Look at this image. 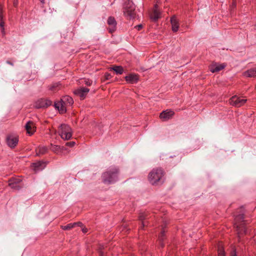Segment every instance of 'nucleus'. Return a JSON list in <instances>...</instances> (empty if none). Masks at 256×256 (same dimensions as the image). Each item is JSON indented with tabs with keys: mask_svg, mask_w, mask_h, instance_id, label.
<instances>
[{
	"mask_svg": "<svg viewBox=\"0 0 256 256\" xmlns=\"http://www.w3.org/2000/svg\"><path fill=\"white\" fill-rule=\"evenodd\" d=\"M165 172L161 168H154L149 172L148 179L150 184L154 186L162 184L164 182Z\"/></svg>",
	"mask_w": 256,
	"mask_h": 256,
	"instance_id": "f257e3e1",
	"label": "nucleus"
},
{
	"mask_svg": "<svg viewBox=\"0 0 256 256\" xmlns=\"http://www.w3.org/2000/svg\"><path fill=\"white\" fill-rule=\"evenodd\" d=\"M118 174L119 170L118 168L116 167L110 168L102 174L104 182L110 184L115 182L118 180Z\"/></svg>",
	"mask_w": 256,
	"mask_h": 256,
	"instance_id": "f03ea898",
	"label": "nucleus"
},
{
	"mask_svg": "<svg viewBox=\"0 0 256 256\" xmlns=\"http://www.w3.org/2000/svg\"><path fill=\"white\" fill-rule=\"evenodd\" d=\"M74 103L73 99L68 96H62L59 102L54 103V106L60 113L64 114L66 111V107L71 106Z\"/></svg>",
	"mask_w": 256,
	"mask_h": 256,
	"instance_id": "7ed1b4c3",
	"label": "nucleus"
},
{
	"mask_svg": "<svg viewBox=\"0 0 256 256\" xmlns=\"http://www.w3.org/2000/svg\"><path fill=\"white\" fill-rule=\"evenodd\" d=\"M124 14L128 19L134 18L136 16V6L132 1L127 0L124 6Z\"/></svg>",
	"mask_w": 256,
	"mask_h": 256,
	"instance_id": "20e7f679",
	"label": "nucleus"
},
{
	"mask_svg": "<svg viewBox=\"0 0 256 256\" xmlns=\"http://www.w3.org/2000/svg\"><path fill=\"white\" fill-rule=\"evenodd\" d=\"M244 214H240L236 215L234 218V226L237 228L238 234H246V228L244 222Z\"/></svg>",
	"mask_w": 256,
	"mask_h": 256,
	"instance_id": "39448f33",
	"label": "nucleus"
},
{
	"mask_svg": "<svg viewBox=\"0 0 256 256\" xmlns=\"http://www.w3.org/2000/svg\"><path fill=\"white\" fill-rule=\"evenodd\" d=\"M58 133L60 137L64 140H68L72 136V130L68 124H62L58 128Z\"/></svg>",
	"mask_w": 256,
	"mask_h": 256,
	"instance_id": "423d86ee",
	"label": "nucleus"
},
{
	"mask_svg": "<svg viewBox=\"0 0 256 256\" xmlns=\"http://www.w3.org/2000/svg\"><path fill=\"white\" fill-rule=\"evenodd\" d=\"M247 101L246 99L242 98L236 96H232L230 100V104L236 107H240L243 106Z\"/></svg>",
	"mask_w": 256,
	"mask_h": 256,
	"instance_id": "0eeeda50",
	"label": "nucleus"
},
{
	"mask_svg": "<svg viewBox=\"0 0 256 256\" xmlns=\"http://www.w3.org/2000/svg\"><path fill=\"white\" fill-rule=\"evenodd\" d=\"M6 142L9 147L12 148H14L18 144V137L14 135H8L6 136Z\"/></svg>",
	"mask_w": 256,
	"mask_h": 256,
	"instance_id": "6e6552de",
	"label": "nucleus"
},
{
	"mask_svg": "<svg viewBox=\"0 0 256 256\" xmlns=\"http://www.w3.org/2000/svg\"><path fill=\"white\" fill-rule=\"evenodd\" d=\"M52 104V102L46 98H40L38 100L35 104V106L37 108H46Z\"/></svg>",
	"mask_w": 256,
	"mask_h": 256,
	"instance_id": "1a4fd4ad",
	"label": "nucleus"
},
{
	"mask_svg": "<svg viewBox=\"0 0 256 256\" xmlns=\"http://www.w3.org/2000/svg\"><path fill=\"white\" fill-rule=\"evenodd\" d=\"M21 182V179L12 178L8 180V185L13 190H19L22 187L20 184Z\"/></svg>",
	"mask_w": 256,
	"mask_h": 256,
	"instance_id": "9d476101",
	"label": "nucleus"
},
{
	"mask_svg": "<svg viewBox=\"0 0 256 256\" xmlns=\"http://www.w3.org/2000/svg\"><path fill=\"white\" fill-rule=\"evenodd\" d=\"M108 27V28L109 32L112 34L116 31V29L117 22L114 18L113 16H110L107 20Z\"/></svg>",
	"mask_w": 256,
	"mask_h": 256,
	"instance_id": "9b49d317",
	"label": "nucleus"
},
{
	"mask_svg": "<svg viewBox=\"0 0 256 256\" xmlns=\"http://www.w3.org/2000/svg\"><path fill=\"white\" fill-rule=\"evenodd\" d=\"M174 114V112L170 110L162 111L160 114V118L162 121H166L171 119Z\"/></svg>",
	"mask_w": 256,
	"mask_h": 256,
	"instance_id": "f8f14e48",
	"label": "nucleus"
},
{
	"mask_svg": "<svg viewBox=\"0 0 256 256\" xmlns=\"http://www.w3.org/2000/svg\"><path fill=\"white\" fill-rule=\"evenodd\" d=\"M150 19L154 22L157 21L159 18H161V12L158 8V6L156 4L154 6L153 10L150 15Z\"/></svg>",
	"mask_w": 256,
	"mask_h": 256,
	"instance_id": "ddd939ff",
	"label": "nucleus"
},
{
	"mask_svg": "<svg viewBox=\"0 0 256 256\" xmlns=\"http://www.w3.org/2000/svg\"><path fill=\"white\" fill-rule=\"evenodd\" d=\"M126 80L129 84H136L139 80V76L138 74H130L124 78Z\"/></svg>",
	"mask_w": 256,
	"mask_h": 256,
	"instance_id": "4468645a",
	"label": "nucleus"
},
{
	"mask_svg": "<svg viewBox=\"0 0 256 256\" xmlns=\"http://www.w3.org/2000/svg\"><path fill=\"white\" fill-rule=\"evenodd\" d=\"M89 91V88L82 87L76 90L74 92V94L79 96L80 98V99L84 100Z\"/></svg>",
	"mask_w": 256,
	"mask_h": 256,
	"instance_id": "2eb2a0df",
	"label": "nucleus"
},
{
	"mask_svg": "<svg viewBox=\"0 0 256 256\" xmlns=\"http://www.w3.org/2000/svg\"><path fill=\"white\" fill-rule=\"evenodd\" d=\"M46 166L44 162L42 161H38L36 162L32 163L31 165V168L33 170L37 172L38 171L43 170Z\"/></svg>",
	"mask_w": 256,
	"mask_h": 256,
	"instance_id": "dca6fc26",
	"label": "nucleus"
},
{
	"mask_svg": "<svg viewBox=\"0 0 256 256\" xmlns=\"http://www.w3.org/2000/svg\"><path fill=\"white\" fill-rule=\"evenodd\" d=\"M25 128L27 133L30 136L33 134L36 130L34 124L31 121H29L26 124Z\"/></svg>",
	"mask_w": 256,
	"mask_h": 256,
	"instance_id": "f3484780",
	"label": "nucleus"
},
{
	"mask_svg": "<svg viewBox=\"0 0 256 256\" xmlns=\"http://www.w3.org/2000/svg\"><path fill=\"white\" fill-rule=\"evenodd\" d=\"M226 66V64H217L215 63L212 64L210 66V69L211 72L214 73L220 71V70L224 69Z\"/></svg>",
	"mask_w": 256,
	"mask_h": 256,
	"instance_id": "a211bd4d",
	"label": "nucleus"
},
{
	"mask_svg": "<svg viewBox=\"0 0 256 256\" xmlns=\"http://www.w3.org/2000/svg\"><path fill=\"white\" fill-rule=\"evenodd\" d=\"M172 30L174 32H176L179 28L178 22L175 16H173L170 18Z\"/></svg>",
	"mask_w": 256,
	"mask_h": 256,
	"instance_id": "6ab92c4d",
	"label": "nucleus"
},
{
	"mask_svg": "<svg viewBox=\"0 0 256 256\" xmlns=\"http://www.w3.org/2000/svg\"><path fill=\"white\" fill-rule=\"evenodd\" d=\"M244 76L248 78H256V68H251L244 73Z\"/></svg>",
	"mask_w": 256,
	"mask_h": 256,
	"instance_id": "aec40b11",
	"label": "nucleus"
},
{
	"mask_svg": "<svg viewBox=\"0 0 256 256\" xmlns=\"http://www.w3.org/2000/svg\"><path fill=\"white\" fill-rule=\"evenodd\" d=\"M74 36V33L72 31H63L62 36L66 40H71Z\"/></svg>",
	"mask_w": 256,
	"mask_h": 256,
	"instance_id": "412c9836",
	"label": "nucleus"
},
{
	"mask_svg": "<svg viewBox=\"0 0 256 256\" xmlns=\"http://www.w3.org/2000/svg\"><path fill=\"white\" fill-rule=\"evenodd\" d=\"M36 156L44 154L48 152V148L46 146H39L36 150Z\"/></svg>",
	"mask_w": 256,
	"mask_h": 256,
	"instance_id": "4be33fe9",
	"label": "nucleus"
},
{
	"mask_svg": "<svg viewBox=\"0 0 256 256\" xmlns=\"http://www.w3.org/2000/svg\"><path fill=\"white\" fill-rule=\"evenodd\" d=\"M147 214L146 212L140 213L139 216V220L142 221L140 228H143L145 226V223L144 222V220L147 218Z\"/></svg>",
	"mask_w": 256,
	"mask_h": 256,
	"instance_id": "5701e85b",
	"label": "nucleus"
},
{
	"mask_svg": "<svg viewBox=\"0 0 256 256\" xmlns=\"http://www.w3.org/2000/svg\"><path fill=\"white\" fill-rule=\"evenodd\" d=\"M116 74H121L124 72V68L122 66H114L111 68Z\"/></svg>",
	"mask_w": 256,
	"mask_h": 256,
	"instance_id": "b1692460",
	"label": "nucleus"
},
{
	"mask_svg": "<svg viewBox=\"0 0 256 256\" xmlns=\"http://www.w3.org/2000/svg\"><path fill=\"white\" fill-rule=\"evenodd\" d=\"M158 239H159L160 241L162 242L161 243L162 246L163 247L164 246V244L162 243V242H164V240L165 239V230H164V228H162V230L160 234L159 235Z\"/></svg>",
	"mask_w": 256,
	"mask_h": 256,
	"instance_id": "393cba45",
	"label": "nucleus"
},
{
	"mask_svg": "<svg viewBox=\"0 0 256 256\" xmlns=\"http://www.w3.org/2000/svg\"><path fill=\"white\" fill-rule=\"evenodd\" d=\"M76 226V224L74 223L68 224L66 226H62V228L64 230H69Z\"/></svg>",
	"mask_w": 256,
	"mask_h": 256,
	"instance_id": "a878e982",
	"label": "nucleus"
},
{
	"mask_svg": "<svg viewBox=\"0 0 256 256\" xmlns=\"http://www.w3.org/2000/svg\"><path fill=\"white\" fill-rule=\"evenodd\" d=\"M218 256H226L225 252L222 246H218Z\"/></svg>",
	"mask_w": 256,
	"mask_h": 256,
	"instance_id": "bb28decb",
	"label": "nucleus"
},
{
	"mask_svg": "<svg viewBox=\"0 0 256 256\" xmlns=\"http://www.w3.org/2000/svg\"><path fill=\"white\" fill-rule=\"evenodd\" d=\"M60 146L52 144L51 150L55 153H58L60 151Z\"/></svg>",
	"mask_w": 256,
	"mask_h": 256,
	"instance_id": "cd10ccee",
	"label": "nucleus"
},
{
	"mask_svg": "<svg viewBox=\"0 0 256 256\" xmlns=\"http://www.w3.org/2000/svg\"><path fill=\"white\" fill-rule=\"evenodd\" d=\"M4 20L3 7L0 6V20Z\"/></svg>",
	"mask_w": 256,
	"mask_h": 256,
	"instance_id": "c85d7f7f",
	"label": "nucleus"
},
{
	"mask_svg": "<svg viewBox=\"0 0 256 256\" xmlns=\"http://www.w3.org/2000/svg\"><path fill=\"white\" fill-rule=\"evenodd\" d=\"M112 78L111 74L108 72H106L104 74V80H110Z\"/></svg>",
	"mask_w": 256,
	"mask_h": 256,
	"instance_id": "c756f323",
	"label": "nucleus"
},
{
	"mask_svg": "<svg viewBox=\"0 0 256 256\" xmlns=\"http://www.w3.org/2000/svg\"><path fill=\"white\" fill-rule=\"evenodd\" d=\"M92 80H90L89 79H86L84 80V84L88 86H90L92 85Z\"/></svg>",
	"mask_w": 256,
	"mask_h": 256,
	"instance_id": "7c9ffc66",
	"label": "nucleus"
},
{
	"mask_svg": "<svg viewBox=\"0 0 256 256\" xmlns=\"http://www.w3.org/2000/svg\"><path fill=\"white\" fill-rule=\"evenodd\" d=\"M236 7V0H233L232 4L230 6V10H232Z\"/></svg>",
	"mask_w": 256,
	"mask_h": 256,
	"instance_id": "2f4dec72",
	"label": "nucleus"
},
{
	"mask_svg": "<svg viewBox=\"0 0 256 256\" xmlns=\"http://www.w3.org/2000/svg\"><path fill=\"white\" fill-rule=\"evenodd\" d=\"M75 144L76 143L74 142H67L66 143V145L68 146L72 147L74 146Z\"/></svg>",
	"mask_w": 256,
	"mask_h": 256,
	"instance_id": "473e14b6",
	"label": "nucleus"
},
{
	"mask_svg": "<svg viewBox=\"0 0 256 256\" xmlns=\"http://www.w3.org/2000/svg\"><path fill=\"white\" fill-rule=\"evenodd\" d=\"M4 20H0V26L2 28V31L4 30Z\"/></svg>",
	"mask_w": 256,
	"mask_h": 256,
	"instance_id": "72a5a7b5",
	"label": "nucleus"
},
{
	"mask_svg": "<svg viewBox=\"0 0 256 256\" xmlns=\"http://www.w3.org/2000/svg\"><path fill=\"white\" fill-rule=\"evenodd\" d=\"M18 4V0H14L13 1V6L15 8H16Z\"/></svg>",
	"mask_w": 256,
	"mask_h": 256,
	"instance_id": "f704fd0d",
	"label": "nucleus"
},
{
	"mask_svg": "<svg viewBox=\"0 0 256 256\" xmlns=\"http://www.w3.org/2000/svg\"><path fill=\"white\" fill-rule=\"evenodd\" d=\"M143 26L142 24H138L134 28L137 29L138 30H140L142 28Z\"/></svg>",
	"mask_w": 256,
	"mask_h": 256,
	"instance_id": "c9c22d12",
	"label": "nucleus"
},
{
	"mask_svg": "<svg viewBox=\"0 0 256 256\" xmlns=\"http://www.w3.org/2000/svg\"><path fill=\"white\" fill-rule=\"evenodd\" d=\"M74 224H76V226H78L80 227H82L83 226L82 223L80 222H74Z\"/></svg>",
	"mask_w": 256,
	"mask_h": 256,
	"instance_id": "e433bc0d",
	"label": "nucleus"
},
{
	"mask_svg": "<svg viewBox=\"0 0 256 256\" xmlns=\"http://www.w3.org/2000/svg\"><path fill=\"white\" fill-rule=\"evenodd\" d=\"M236 256V251L235 250H233L231 253V256Z\"/></svg>",
	"mask_w": 256,
	"mask_h": 256,
	"instance_id": "4c0bfd02",
	"label": "nucleus"
},
{
	"mask_svg": "<svg viewBox=\"0 0 256 256\" xmlns=\"http://www.w3.org/2000/svg\"><path fill=\"white\" fill-rule=\"evenodd\" d=\"M82 232H84V233L86 232H87V229H86H86L83 228V229H82Z\"/></svg>",
	"mask_w": 256,
	"mask_h": 256,
	"instance_id": "58836bf2",
	"label": "nucleus"
},
{
	"mask_svg": "<svg viewBox=\"0 0 256 256\" xmlns=\"http://www.w3.org/2000/svg\"><path fill=\"white\" fill-rule=\"evenodd\" d=\"M42 3L44 4V0H39Z\"/></svg>",
	"mask_w": 256,
	"mask_h": 256,
	"instance_id": "ea45409f",
	"label": "nucleus"
},
{
	"mask_svg": "<svg viewBox=\"0 0 256 256\" xmlns=\"http://www.w3.org/2000/svg\"><path fill=\"white\" fill-rule=\"evenodd\" d=\"M7 63L10 64L12 65V64L11 62H9V61H7Z\"/></svg>",
	"mask_w": 256,
	"mask_h": 256,
	"instance_id": "a19ab883",
	"label": "nucleus"
},
{
	"mask_svg": "<svg viewBox=\"0 0 256 256\" xmlns=\"http://www.w3.org/2000/svg\"><path fill=\"white\" fill-rule=\"evenodd\" d=\"M242 207L240 208V210H242Z\"/></svg>",
	"mask_w": 256,
	"mask_h": 256,
	"instance_id": "79ce46f5",
	"label": "nucleus"
}]
</instances>
